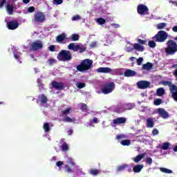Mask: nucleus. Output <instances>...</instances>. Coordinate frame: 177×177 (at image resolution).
Returning <instances> with one entry per match:
<instances>
[{
  "label": "nucleus",
  "mask_w": 177,
  "mask_h": 177,
  "mask_svg": "<svg viewBox=\"0 0 177 177\" xmlns=\"http://www.w3.org/2000/svg\"><path fill=\"white\" fill-rule=\"evenodd\" d=\"M57 59H58L59 62H70L73 60V54H71L70 50H62L58 53Z\"/></svg>",
  "instance_id": "nucleus-1"
},
{
  "label": "nucleus",
  "mask_w": 177,
  "mask_h": 177,
  "mask_svg": "<svg viewBox=\"0 0 177 177\" xmlns=\"http://www.w3.org/2000/svg\"><path fill=\"white\" fill-rule=\"evenodd\" d=\"M92 64H93V61L86 59L82 60L80 64L77 66L76 68L77 71H80L81 73H82V71H88V70L92 68Z\"/></svg>",
  "instance_id": "nucleus-2"
},
{
  "label": "nucleus",
  "mask_w": 177,
  "mask_h": 177,
  "mask_svg": "<svg viewBox=\"0 0 177 177\" xmlns=\"http://www.w3.org/2000/svg\"><path fill=\"white\" fill-rule=\"evenodd\" d=\"M167 48H165L166 55H175L177 52V44L174 40H169L167 42Z\"/></svg>",
  "instance_id": "nucleus-3"
},
{
  "label": "nucleus",
  "mask_w": 177,
  "mask_h": 177,
  "mask_svg": "<svg viewBox=\"0 0 177 177\" xmlns=\"http://www.w3.org/2000/svg\"><path fill=\"white\" fill-rule=\"evenodd\" d=\"M162 84L165 85V86H169L171 96L174 100H175V102H177V86L174 84H172V82L168 81L163 82Z\"/></svg>",
  "instance_id": "nucleus-4"
},
{
  "label": "nucleus",
  "mask_w": 177,
  "mask_h": 177,
  "mask_svg": "<svg viewBox=\"0 0 177 177\" xmlns=\"http://www.w3.org/2000/svg\"><path fill=\"white\" fill-rule=\"evenodd\" d=\"M167 38H168V33L164 30H160L153 37V39L156 42H165V41H167Z\"/></svg>",
  "instance_id": "nucleus-5"
},
{
  "label": "nucleus",
  "mask_w": 177,
  "mask_h": 177,
  "mask_svg": "<svg viewBox=\"0 0 177 177\" xmlns=\"http://www.w3.org/2000/svg\"><path fill=\"white\" fill-rule=\"evenodd\" d=\"M114 89H115V84L113 82H110L104 85L102 93H104V95H109V93H111Z\"/></svg>",
  "instance_id": "nucleus-6"
},
{
  "label": "nucleus",
  "mask_w": 177,
  "mask_h": 177,
  "mask_svg": "<svg viewBox=\"0 0 177 177\" xmlns=\"http://www.w3.org/2000/svg\"><path fill=\"white\" fill-rule=\"evenodd\" d=\"M138 12L140 16H147L149 15V8L146 5L140 4L138 6Z\"/></svg>",
  "instance_id": "nucleus-7"
},
{
  "label": "nucleus",
  "mask_w": 177,
  "mask_h": 177,
  "mask_svg": "<svg viewBox=\"0 0 177 177\" xmlns=\"http://www.w3.org/2000/svg\"><path fill=\"white\" fill-rule=\"evenodd\" d=\"M35 23H44L45 21V15L44 12H39L35 14L34 17Z\"/></svg>",
  "instance_id": "nucleus-8"
},
{
  "label": "nucleus",
  "mask_w": 177,
  "mask_h": 177,
  "mask_svg": "<svg viewBox=\"0 0 177 177\" xmlns=\"http://www.w3.org/2000/svg\"><path fill=\"white\" fill-rule=\"evenodd\" d=\"M137 86L139 89H147V88H150V82L146 80H141L138 82Z\"/></svg>",
  "instance_id": "nucleus-9"
},
{
  "label": "nucleus",
  "mask_w": 177,
  "mask_h": 177,
  "mask_svg": "<svg viewBox=\"0 0 177 177\" xmlns=\"http://www.w3.org/2000/svg\"><path fill=\"white\" fill-rule=\"evenodd\" d=\"M42 48H44V44L41 41H34L31 45V49L33 51L42 49Z\"/></svg>",
  "instance_id": "nucleus-10"
},
{
  "label": "nucleus",
  "mask_w": 177,
  "mask_h": 177,
  "mask_svg": "<svg viewBox=\"0 0 177 177\" xmlns=\"http://www.w3.org/2000/svg\"><path fill=\"white\" fill-rule=\"evenodd\" d=\"M128 171V172H132V169H131V166L127 164H124L122 165H119L116 168V172H122L123 171Z\"/></svg>",
  "instance_id": "nucleus-11"
},
{
  "label": "nucleus",
  "mask_w": 177,
  "mask_h": 177,
  "mask_svg": "<svg viewBox=\"0 0 177 177\" xmlns=\"http://www.w3.org/2000/svg\"><path fill=\"white\" fill-rule=\"evenodd\" d=\"M52 85L53 88L57 91H63L64 89V83L63 82L53 81Z\"/></svg>",
  "instance_id": "nucleus-12"
},
{
  "label": "nucleus",
  "mask_w": 177,
  "mask_h": 177,
  "mask_svg": "<svg viewBox=\"0 0 177 177\" xmlns=\"http://www.w3.org/2000/svg\"><path fill=\"white\" fill-rule=\"evenodd\" d=\"M19 28V22L17 21H8L7 23V28H8V30H16V28Z\"/></svg>",
  "instance_id": "nucleus-13"
},
{
  "label": "nucleus",
  "mask_w": 177,
  "mask_h": 177,
  "mask_svg": "<svg viewBox=\"0 0 177 177\" xmlns=\"http://www.w3.org/2000/svg\"><path fill=\"white\" fill-rule=\"evenodd\" d=\"M127 122V118H117L113 120V124L115 125H121V124H125Z\"/></svg>",
  "instance_id": "nucleus-14"
},
{
  "label": "nucleus",
  "mask_w": 177,
  "mask_h": 177,
  "mask_svg": "<svg viewBox=\"0 0 177 177\" xmlns=\"http://www.w3.org/2000/svg\"><path fill=\"white\" fill-rule=\"evenodd\" d=\"M158 113H159L160 117L164 119H167L169 117V115L168 114V112L164 109H158Z\"/></svg>",
  "instance_id": "nucleus-15"
},
{
  "label": "nucleus",
  "mask_w": 177,
  "mask_h": 177,
  "mask_svg": "<svg viewBox=\"0 0 177 177\" xmlns=\"http://www.w3.org/2000/svg\"><path fill=\"white\" fill-rule=\"evenodd\" d=\"M154 122H156V119L154 118H147L146 124L147 128H153V127H154Z\"/></svg>",
  "instance_id": "nucleus-16"
},
{
  "label": "nucleus",
  "mask_w": 177,
  "mask_h": 177,
  "mask_svg": "<svg viewBox=\"0 0 177 177\" xmlns=\"http://www.w3.org/2000/svg\"><path fill=\"white\" fill-rule=\"evenodd\" d=\"M98 73H103L104 74H107L109 73H111V68L109 67H100L97 69Z\"/></svg>",
  "instance_id": "nucleus-17"
},
{
  "label": "nucleus",
  "mask_w": 177,
  "mask_h": 177,
  "mask_svg": "<svg viewBox=\"0 0 177 177\" xmlns=\"http://www.w3.org/2000/svg\"><path fill=\"white\" fill-rule=\"evenodd\" d=\"M6 11L8 12V15H13V12L15 10V6L13 4L8 3L6 6Z\"/></svg>",
  "instance_id": "nucleus-18"
},
{
  "label": "nucleus",
  "mask_w": 177,
  "mask_h": 177,
  "mask_svg": "<svg viewBox=\"0 0 177 177\" xmlns=\"http://www.w3.org/2000/svg\"><path fill=\"white\" fill-rule=\"evenodd\" d=\"M86 50V47L82 44H78L77 47V52L79 53H84Z\"/></svg>",
  "instance_id": "nucleus-19"
},
{
  "label": "nucleus",
  "mask_w": 177,
  "mask_h": 177,
  "mask_svg": "<svg viewBox=\"0 0 177 177\" xmlns=\"http://www.w3.org/2000/svg\"><path fill=\"white\" fill-rule=\"evenodd\" d=\"M145 167V165H137L133 166V172H136V174H139L142 169Z\"/></svg>",
  "instance_id": "nucleus-20"
},
{
  "label": "nucleus",
  "mask_w": 177,
  "mask_h": 177,
  "mask_svg": "<svg viewBox=\"0 0 177 177\" xmlns=\"http://www.w3.org/2000/svg\"><path fill=\"white\" fill-rule=\"evenodd\" d=\"M157 147L158 148L160 147V149H162V150H168L169 149V147H171V143L164 142L162 145H158Z\"/></svg>",
  "instance_id": "nucleus-21"
},
{
  "label": "nucleus",
  "mask_w": 177,
  "mask_h": 177,
  "mask_svg": "<svg viewBox=\"0 0 177 177\" xmlns=\"http://www.w3.org/2000/svg\"><path fill=\"white\" fill-rule=\"evenodd\" d=\"M133 49L138 52H143V50H145V47L139 44H134Z\"/></svg>",
  "instance_id": "nucleus-22"
},
{
  "label": "nucleus",
  "mask_w": 177,
  "mask_h": 177,
  "mask_svg": "<svg viewBox=\"0 0 177 177\" xmlns=\"http://www.w3.org/2000/svg\"><path fill=\"white\" fill-rule=\"evenodd\" d=\"M64 39H66V34H64V33L59 35L56 37V41L59 43L63 42V41H64Z\"/></svg>",
  "instance_id": "nucleus-23"
},
{
  "label": "nucleus",
  "mask_w": 177,
  "mask_h": 177,
  "mask_svg": "<svg viewBox=\"0 0 177 177\" xmlns=\"http://www.w3.org/2000/svg\"><path fill=\"white\" fill-rule=\"evenodd\" d=\"M145 157H146V153L140 154L134 158V162H139V161H140L142 158H145Z\"/></svg>",
  "instance_id": "nucleus-24"
},
{
  "label": "nucleus",
  "mask_w": 177,
  "mask_h": 177,
  "mask_svg": "<svg viewBox=\"0 0 177 177\" xmlns=\"http://www.w3.org/2000/svg\"><path fill=\"white\" fill-rule=\"evenodd\" d=\"M77 44L75 45V43H71L68 46V49H69V50H73V52H77Z\"/></svg>",
  "instance_id": "nucleus-25"
},
{
  "label": "nucleus",
  "mask_w": 177,
  "mask_h": 177,
  "mask_svg": "<svg viewBox=\"0 0 177 177\" xmlns=\"http://www.w3.org/2000/svg\"><path fill=\"white\" fill-rule=\"evenodd\" d=\"M124 77H133V71L131 69H127L124 73Z\"/></svg>",
  "instance_id": "nucleus-26"
},
{
  "label": "nucleus",
  "mask_w": 177,
  "mask_h": 177,
  "mask_svg": "<svg viewBox=\"0 0 177 177\" xmlns=\"http://www.w3.org/2000/svg\"><path fill=\"white\" fill-rule=\"evenodd\" d=\"M39 97L40 98L41 103L45 104L48 102V97L45 96V94L39 95Z\"/></svg>",
  "instance_id": "nucleus-27"
},
{
  "label": "nucleus",
  "mask_w": 177,
  "mask_h": 177,
  "mask_svg": "<svg viewBox=\"0 0 177 177\" xmlns=\"http://www.w3.org/2000/svg\"><path fill=\"white\" fill-rule=\"evenodd\" d=\"M152 68H153V64H151V63L150 62H147V64L142 66V68L144 70H151Z\"/></svg>",
  "instance_id": "nucleus-28"
},
{
  "label": "nucleus",
  "mask_w": 177,
  "mask_h": 177,
  "mask_svg": "<svg viewBox=\"0 0 177 177\" xmlns=\"http://www.w3.org/2000/svg\"><path fill=\"white\" fill-rule=\"evenodd\" d=\"M167 27V23H160L156 25L158 30H164Z\"/></svg>",
  "instance_id": "nucleus-29"
},
{
  "label": "nucleus",
  "mask_w": 177,
  "mask_h": 177,
  "mask_svg": "<svg viewBox=\"0 0 177 177\" xmlns=\"http://www.w3.org/2000/svg\"><path fill=\"white\" fill-rule=\"evenodd\" d=\"M164 93H165V90H164V88H159L156 91V95L158 96H162V95H164Z\"/></svg>",
  "instance_id": "nucleus-30"
},
{
  "label": "nucleus",
  "mask_w": 177,
  "mask_h": 177,
  "mask_svg": "<svg viewBox=\"0 0 177 177\" xmlns=\"http://www.w3.org/2000/svg\"><path fill=\"white\" fill-rule=\"evenodd\" d=\"M62 121L63 122H74V121H75V118H71L68 116H66L62 120Z\"/></svg>",
  "instance_id": "nucleus-31"
},
{
  "label": "nucleus",
  "mask_w": 177,
  "mask_h": 177,
  "mask_svg": "<svg viewBox=\"0 0 177 177\" xmlns=\"http://www.w3.org/2000/svg\"><path fill=\"white\" fill-rule=\"evenodd\" d=\"M160 171L163 174H172V170L167 169L165 167H160Z\"/></svg>",
  "instance_id": "nucleus-32"
},
{
  "label": "nucleus",
  "mask_w": 177,
  "mask_h": 177,
  "mask_svg": "<svg viewBox=\"0 0 177 177\" xmlns=\"http://www.w3.org/2000/svg\"><path fill=\"white\" fill-rule=\"evenodd\" d=\"M43 129L44 130V132H49V131H50V126L49 125V123H44L43 125Z\"/></svg>",
  "instance_id": "nucleus-33"
},
{
  "label": "nucleus",
  "mask_w": 177,
  "mask_h": 177,
  "mask_svg": "<svg viewBox=\"0 0 177 177\" xmlns=\"http://www.w3.org/2000/svg\"><path fill=\"white\" fill-rule=\"evenodd\" d=\"M65 171L68 174H71L74 171V169H73V167H70L68 165H65Z\"/></svg>",
  "instance_id": "nucleus-34"
},
{
  "label": "nucleus",
  "mask_w": 177,
  "mask_h": 177,
  "mask_svg": "<svg viewBox=\"0 0 177 177\" xmlns=\"http://www.w3.org/2000/svg\"><path fill=\"white\" fill-rule=\"evenodd\" d=\"M71 41H78L80 39V35L73 34L71 37Z\"/></svg>",
  "instance_id": "nucleus-35"
},
{
  "label": "nucleus",
  "mask_w": 177,
  "mask_h": 177,
  "mask_svg": "<svg viewBox=\"0 0 177 177\" xmlns=\"http://www.w3.org/2000/svg\"><path fill=\"white\" fill-rule=\"evenodd\" d=\"M97 22L98 24H100V26H103V24H106V19H104V18L100 17L97 19Z\"/></svg>",
  "instance_id": "nucleus-36"
},
{
  "label": "nucleus",
  "mask_w": 177,
  "mask_h": 177,
  "mask_svg": "<svg viewBox=\"0 0 177 177\" xmlns=\"http://www.w3.org/2000/svg\"><path fill=\"white\" fill-rule=\"evenodd\" d=\"M90 174H91V175H93L94 176H96V175H97L99 174V169H91L90 170Z\"/></svg>",
  "instance_id": "nucleus-37"
},
{
  "label": "nucleus",
  "mask_w": 177,
  "mask_h": 177,
  "mask_svg": "<svg viewBox=\"0 0 177 177\" xmlns=\"http://www.w3.org/2000/svg\"><path fill=\"white\" fill-rule=\"evenodd\" d=\"M122 146H129L131 145V141L129 140H124L120 142Z\"/></svg>",
  "instance_id": "nucleus-38"
},
{
  "label": "nucleus",
  "mask_w": 177,
  "mask_h": 177,
  "mask_svg": "<svg viewBox=\"0 0 177 177\" xmlns=\"http://www.w3.org/2000/svg\"><path fill=\"white\" fill-rule=\"evenodd\" d=\"M68 145H67V142H64L62 145V151H67L68 150Z\"/></svg>",
  "instance_id": "nucleus-39"
},
{
  "label": "nucleus",
  "mask_w": 177,
  "mask_h": 177,
  "mask_svg": "<svg viewBox=\"0 0 177 177\" xmlns=\"http://www.w3.org/2000/svg\"><path fill=\"white\" fill-rule=\"evenodd\" d=\"M173 68H176L174 71L173 72V75L176 77V80L177 81V64L173 65Z\"/></svg>",
  "instance_id": "nucleus-40"
},
{
  "label": "nucleus",
  "mask_w": 177,
  "mask_h": 177,
  "mask_svg": "<svg viewBox=\"0 0 177 177\" xmlns=\"http://www.w3.org/2000/svg\"><path fill=\"white\" fill-rule=\"evenodd\" d=\"M14 57L16 59V60H20V53L19 52H14L13 53Z\"/></svg>",
  "instance_id": "nucleus-41"
},
{
  "label": "nucleus",
  "mask_w": 177,
  "mask_h": 177,
  "mask_svg": "<svg viewBox=\"0 0 177 177\" xmlns=\"http://www.w3.org/2000/svg\"><path fill=\"white\" fill-rule=\"evenodd\" d=\"M47 62H48L49 66H52L53 64H55V63H56V59H55L53 58H50L48 59Z\"/></svg>",
  "instance_id": "nucleus-42"
},
{
  "label": "nucleus",
  "mask_w": 177,
  "mask_h": 177,
  "mask_svg": "<svg viewBox=\"0 0 177 177\" xmlns=\"http://www.w3.org/2000/svg\"><path fill=\"white\" fill-rule=\"evenodd\" d=\"M148 45L149 48H156V42L154 41H149Z\"/></svg>",
  "instance_id": "nucleus-43"
},
{
  "label": "nucleus",
  "mask_w": 177,
  "mask_h": 177,
  "mask_svg": "<svg viewBox=\"0 0 177 177\" xmlns=\"http://www.w3.org/2000/svg\"><path fill=\"white\" fill-rule=\"evenodd\" d=\"M162 103V100L161 99H156L154 100V104L156 106H160Z\"/></svg>",
  "instance_id": "nucleus-44"
},
{
  "label": "nucleus",
  "mask_w": 177,
  "mask_h": 177,
  "mask_svg": "<svg viewBox=\"0 0 177 177\" xmlns=\"http://www.w3.org/2000/svg\"><path fill=\"white\" fill-rule=\"evenodd\" d=\"M86 84L85 83H78L77 84V88H78L79 89H82V88H85Z\"/></svg>",
  "instance_id": "nucleus-45"
},
{
  "label": "nucleus",
  "mask_w": 177,
  "mask_h": 177,
  "mask_svg": "<svg viewBox=\"0 0 177 177\" xmlns=\"http://www.w3.org/2000/svg\"><path fill=\"white\" fill-rule=\"evenodd\" d=\"M125 138H127V136H125V135H122V134L116 136V139L118 140H121L122 139H125Z\"/></svg>",
  "instance_id": "nucleus-46"
},
{
  "label": "nucleus",
  "mask_w": 177,
  "mask_h": 177,
  "mask_svg": "<svg viewBox=\"0 0 177 177\" xmlns=\"http://www.w3.org/2000/svg\"><path fill=\"white\" fill-rule=\"evenodd\" d=\"M147 164H149V165H151L153 164V159L150 157L147 158L146 159Z\"/></svg>",
  "instance_id": "nucleus-47"
},
{
  "label": "nucleus",
  "mask_w": 177,
  "mask_h": 177,
  "mask_svg": "<svg viewBox=\"0 0 177 177\" xmlns=\"http://www.w3.org/2000/svg\"><path fill=\"white\" fill-rule=\"evenodd\" d=\"M160 133V131L157 129H153L152 131V135L153 136H156Z\"/></svg>",
  "instance_id": "nucleus-48"
},
{
  "label": "nucleus",
  "mask_w": 177,
  "mask_h": 177,
  "mask_svg": "<svg viewBox=\"0 0 177 177\" xmlns=\"http://www.w3.org/2000/svg\"><path fill=\"white\" fill-rule=\"evenodd\" d=\"M28 13H32L34 12H35V7L34 6H30L28 8Z\"/></svg>",
  "instance_id": "nucleus-49"
},
{
  "label": "nucleus",
  "mask_w": 177,
  "mask_h": 177,
  "mask_svg": "<svg viewBox=\"0 0 177 177\" xmlns=\"http://www.w3.org/2000/svg\"><path fill=\"white\" fill-rule=\"evenodd\" d=\"M81 110H82V111H86V110H88V105H86V104H82Z\"/></svg>",
  "instance_id": "nucleus-50"
},
{
  "label": "nucleus",
  "mask_w": 177,
  "mask_h": 177,
  "mask_svg": "<svg viewBox=\"0 0 177 177\" xmlns=\"http://www.w3.org/2000/svg\"><path fill=\"white\" fill-rule=\"evenodd\" d=\"M54 5H62L63 0H53Z\"/></svg>",
  "instance_id": "nucleus-51"
},
{
  "label": "nucleus",
  "mask_w": 177,
  "mask_h": 177,
  "mask_svg": "<svg viewBox=\"0 0 177 177\" xmlns=\"http://www.w3.org/2000/svg\"><path fill=\"white\" fill-rule=\"evenodd\" d=\"M81 19V17L80 15H75L74 17H72V21H77V20H80Z\"/></svg>",
  "instance_id": "nucleus-52"
},
{
  "label": "nucleus",
  "mask_w": 177,
  "mask_h": 177,
  "mask_svg": "<svg viewBox=\"0 0 177 177\" xmlns=\"http://www.w3.org/2000/svg\"><path fill=\"white\" fill-rule=\"evenodd\" d=\"M89 46H90V48H91V49H93V48H96V46H97V43H96V41H93V42H91V43L90 44V45H89Z\"/></svg>",
  "instance_id": "nucleus-53"
},
{
  "label": "nucleus",
  "mask_w": 177,
  "mask_h": 177,
  "mask_svg": "<svg viewBox=\"0 0 177 177\" xmlns=\"http://www.w3.org/2000/svg\"><path fill=\"white\" fill-rule=\"evenodd\" d=\"M55 49H56V47L55 46V45H50L48 47V50H50V52H55Z\"/></svg>",
  "instance_id": "nucleus-54"
},
{
  "label": "nucleus",
  "mask_w": 177,
  "mask_h": 177,
  "mask_svg": "<svg viewBox=\"0 0 177 177\" xmlns=\"http://www.w3.org/2000/svg\"><path fill=\"white\" fill-rule=\"evenodd\" d=\"M70 109H66L64 111H62V114H64V115H67V114H70Z\"/></svg>",
  "instance_id": "nucleus-55"
},
{
  "label": "nucleus",
  "mask_w": 177,
  "mask_h": 177,
  "mask_svg": "<svg viewBox=\"0 0 177 177\" xmlns=\"http://www.w3.org/2000/svg\"><path fill=\"white\" fill-rule=\"evenodd\" d=\"M5 3H6V0H1L0 9H2V8H3V6H5Z\"/></svg>",
  "instance_id": "nucleus-56"
},
{
  "label": "nucleus",
  "mask_w": 177,
  "mask_h": 177,
  "mask_svg": "<svg viewBox=\"0 0 177 177\" xmlns=\"http://www.w3.org/2000/svg\"><path fill=\"white\" fill-rule=\"evenodd\" d=\"M137 41H138V44H140L141 45H146L147 41L145 40L138 39Z\"/></svg>",
  "instance_id": "nucleus-57"
},
{
  "label": "nucleus",
  "mask_w": 177,
  "mask_h": 177,
  "mask_svg": "<svg viewBox=\"0 0 177 177\" xmlns=\"http://www.w3.org/2000/svg\"><path fill=\"white\" fill-rule=\"evenodd\" d=\"M142 62H143V57H140L139 59H137L138 66H140Z\"/></svg>",
  "instance_id": "nucleus-58"
},
{
  "label": "nucleus",
  "mask_w": 177,
  "mask_h": 177,
  "mask_svg": "<svg viewBox=\"0 0 177 177\" xmlns=\"http://www.w3.org/2000/svg\"><path fill=\"white\" fill-rule=\"evenodd\" d=\"M64 164V163L62 161H58L56 162L57 167H62Z\"/></svg>",
  "instance_id": "nucleus-59"
},
{
  "label": "nucleus",
  "mask_w": 177,
  "mask_h": 177,
  "mask_svg": "<svg viewBox=\"0 0 177 177\" xmlns=\"http://www.w3.org/2000/svg\"><path fill=\"white\" fill-rule=\"evenodd\" d=\"M172 31L174 32H177V26H175L172 28Z\"/></svg>",
  "instance_id": "nucleus-60"
},
{
  "label": "nucleus",
  "mask_w": 177,
  "mask_h": 177,
  "mask_svg": "<svg viewBox=\"0 0 177 177\" xmlns=\"http://www.w3.org/2000/svg\"><path fill=\"white\" fill-rule=\"evenodd\" d=\"M93 122H94V124H97L98 122L97 118H94L93 119Z\"/></svg>",
  "instance_id": "nucleus-61"
},
{
  "label": "nucleus",
  "mask_w": 177,
  "mask_h": 177,
  "mask_svg": "<svg viewBox=\"0 0 177 177\" xmlns=\"http://www.w3.org/2000/svg\"><path fill=\"white\" fill-rule=\"evenodd\" d=\"M73 133V129H69L68 131V135H69V136H71V134Z\"/></svg>",
  "instance_id": "nucleus-62"
},
{
  "label": "nucleus",
  "mask_w": 177,
  "mask_h": 177,
  "mask_svg": "<svg viewBox=\"0 0 177 177\" xmlns=\"http://www.w3.org/2000/svg\"><path fill=\"white\" fill-rule=\"evenodd\" d=\"M24 3H30V0H23Z\"/></svg>",
  "instance_id": "nucleus-63"
},
{
  "label": "nucleus",
  "mask_w": 177,
  "mask_h": 177,
  "mask_svg": "<svg viewBox=\"0 0 177 177\" xmlns=\"http://www.w3.org/2000/svg\"><path fill=\"white\" fill-rule=\"evenodd\" d=\"M174 151H177V146L174 148Z\"/></svg>",
  "instance_id": "nucleus-64"
}]
</instances>
